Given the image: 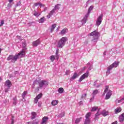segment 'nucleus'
Here are the masks:
<instances>
[{"mask_svg":"<svg viewBox=\"0 0 124 124\" xmlns=\"http://www.w3.org/2000/svg\"><path fill=\"white\" fill-rule=\"evenodd\" d=\"M51 104L53 106H55V105H57V104H58V100H53V101H52V102H51Z\"/></svg>","mask_w":124,"mask_h":124,"instance_id":"31","label":"nucleus"},{"mask_svg":"<svg viewBox=\"0 0 124 124\" xmlns=\"http://www.w3.org/2000/svg\"><path fill=\"white\" fill-rule=\"evenodd\" d=\"M27 54V49H23L18 54H17V57L19 58H24Z\"/></svg>","mask_w":124,"mask_h":124,"instance_id":"6","label":"nucleus"},{"mask_svg":"<svg viewBox=\"0 0 124 124\" xmlns=\"http://www.w3.org/2000/svg\"><path fill=\"white\" fill-rule=\"evenodd\" d=\"M89 14H86L83 19L81 20V23L82 24H86V22H87V20H88V17H89Z\"/></svg>","mask_w":124,"mask_h":124,"instance_id":"16","label":"nucleus"},{"mask_svg":"<svg viewBox=\"0 0 124 124\" xmlns=\"http://www.w3.org/2000/svg\"><path fill=\"white\" fill-rule=\"evenodd\" d=\"M118 124V122L115 121L114 122H113L111 124Z\"/></svg>","mask_w":124,"mask_h":124,"instance_id":"52","label":"nucleus"},{"mask_svg":"<svg viewBox=\"0 0 124 124\" xmlns=\"http://www.w3.org/2000/svg\"><path fill=\"white\" fill-rule=\"evenodd\" d=\"M69 73H70V72L69 70L66 71V72H65L66 75H68V74H69Z\"/></svg>","mask_w":124,"mask_h":124,"instance_id":"50","label":"nucleus"},{"mask_svg":"<svg viewBox=\"0 0 124 124\" xmlns=\"http://www.w3.org/2000/svg\"><path fill=\"white\" fill-rule=\"evenodd\" d=\"M119 121L120 123H123L124 121V113L122 114L119 117Z\"/></svg>","mask_w":124,"mask_h":124,"instance_id":"17","label":"nucleus"},{"mask_svg":"<svg viewBox=\"0 0 124 124\" xmlns=\"http://www.w3.org/2000/svg\"><path fill=\"white\" fill-rule=\"evenodd\" d=\"M46 10H47V7H46L44 10V11H46Z\"/></svg>","mask_w":124,"mask_h":124,"instance_id":"57","label":"nucleus"},{"mask_svg":"<svg viewBox=\"0 0 124 124\" xmlns=\"http://www.w3.org/2000/svg\"><path fill=\"white\" fill-rule=\"evenodd\" d=\"M33 85H37V84H39V82L38 81V80H36L33 82Z\"/></svg>","mask_w":124,"mask_h":124,"instance_id":"42","label":"nucleus"},{"mask_svg":"<svg viewBox=\"0 0 124 124\" xmlns=\"http://www.w3.org/2000/svg\"><path fill=\"white\" fill-rule=\"evenodd\" d=\"M18 59H19V58L18 57V55H17V54H15V55H10L7 58V60L11 61L12 62H16Z\"/></svg>","mask_w":124,"mask_h":124,"instance_id":"3","label":"nucleus"},{"mask_svg":"<svg viewBox=\"0 0 124 124\" xmlns=\"http://www.w3.org/2000/svg\"><path fill=\"white\" fill-rule=\"evenodd\" d=\"M40 13H38L36 11H35L33 13L34 16H35L36 17H38V16H40Z\"/></svg>","mask_w":124,"mask_h":124,"instance_id":"30","label":"nucleus"},{"mask_svg":"<svg viewBox=\"0 0 124 124\" xmlns=\"http://www.w3.org/2000/svg\"><path fill=\"white\" fill-rule=\"evenodd\" d=\"M78 74L76 73H75L74 75L72 77L71 79H73V80H74V79H76V78H77V77H78Z\"/></svg>","mask_w":124,"mask_h":124,"instance_id":"28","label":"nucleus"},{"mask_svg":"<svg viewBox=\"0 0 124 124\" xmlns=\"http://www.w3.org/2000/svg\"><path fill=\"white\" fill-rule=\"evenodd\" d=\"M60 27L59 26L56 29V31H60Z\"/></svg>","mask_w":124,"mask_h":124,"instance_id":"51","label":"nucleus"},{"mask_svg":"<svg viewBox=\"0 0 124 124\" xmlns=\"http://www.w3.org/2000/svg\"><path fill=\"white\" fill-rule=\"evenodd\" d=\"M100 114L99 113V109H98L97 112L95 114L94 120H98V116H100Z\"/></svg>","mask_w":124,"mask_h":124,"instance_id":"21","label":"nucleus"},{"mask_svg":"<svg viewBox=\"0 0 124 124\" xmlns=\"http://www.w3.org/2000/svg\"><path fill=\"white\" fill-rule=\"evenodd\" d=\"M23 46L25 47L26 46V44H24Z\"/></svg>","mask_w":124,"mask_h":124,"instance_id":"60","label":"nucleus"},{"mask_svg":"<svg viewBox=\"0 0 124 124\" xmlns=\"http://www.w3.org/2000/svg\"><path fill=\"white\" fill-rule=\"evenodd\" d=\"M123 100H124V97L123 98H122L120 100H118V103H121Z\"/></svg>","mask_w":124,"mask_h":124,"instance_id":"44","label":"nucleus"},{"mask_svg":"<svg viewBox=\"0 0 124 124\" xmlns=\"http://www.w3.org/2000/svg\"><path fill=\"white\" fill-rule=\"evenodd\" d=\"M89 1H91V0H88V2H89Z\"/></svg>","mask_w":124,"mask_h":124,"instance_id":"61","label":"nucleus"},{"mask_svg":"<svg viewBox=\"0 0 124 124\" xmlns=\"http://www.w3.org/2000/svg\"><path fill=\"white\" fill-rule=\"evenodd\" d=\"M84 69H86V67H84Z\"/></svg>","mask_w":124,"mask_h":124,"instance_id":"63","label":"nucleus"},{"mask_svg":"<svg viewBox=\"0 0 124 124\" xmlns=\"http://www.w3.org/2000/svg\"><path fill=\"white\" fill-rule=\"evenodd\" d=\"M13 104H14V105H16V104H17V98H14Z\"/></svg>","mask_w":124,"mask_h":124,"instance_id":"41","label":"nucleus"},{"mask_svg":"<svg viewBox=\"0 0 124 124\" xmlns=\"http://www.w3.org/2000/svg\"><path fill=\"white\" fill-rule=\"evenodd\" d=\"M48 120H49V118L45 116L42 118V122L41 123V124H47V122H48Z\"/></svg>","mask_w":124,"mask_h":124,"instance_id":"12","label":"nucleus"},{"mask_svg":"<svg viewBox=\"0 0 124 124\" xmlns=\"http://www.w3.org/2000/svg\"><path fill=\"white\" fill-rule=\"evenodd\" d=\"M93 6H90L89 7V8L88 9V13L87 14H88V16H90V13H91V11H92L93 10Z\"/></svg>","mask_w":124,"mask_h":124,"instance_id":"26","label":"nucleus"},{"mask_svg":"<svg viewBox=\"0 0 124 124\" xmlns=\"http://www.w3.org/2000/svg\"><path fill=\"white\" fill-rule=\"evenodd\" d=\"M112 68L109 66V67H108L107 71L106 72V76H108L109 74H110L111 72V70H112Z\"/></svg>","mask_w":124,"mask_h":124,"instance_id":"19","label":"nucleus"},{"mask_svg":"<svg viewBox=\"0 0 124 124\" xmlns=\"http://www.w3.org/2000/svg\"><path fill=\"white\" fill-rule=\"evenodd\" d=\"M101 114L104 117H106V116H108V115H109V112L106 110H103L101 112Z\"/></svg>","mask_w":124,"mask_h":124,"instance_id":"15","label":"nucleus"},{"mask_svg":"<svg viewBox=\"0 0 124 124\" xmlns=\"http://www.w3.org/2000/svg\"><path fill=\"white\" fill-rule=\"evenodd\" d=\"M50 60L51 62H54V61H55V56L52 55V56H50Z\"/></svg>","mask_w":124,"mask_h":124,"instance_id":"37","label":"nucleus"},{"mask_svg":"<svg viewBox=\"0 0 124 124\" xmlns=\"http://www.w3.org/2000/svg\"><path fill=\"white\" fill-rule=\"evenodd\" d=\"M108 89H109V86H106V89L104 91V93H107V92H108Z\"/></svg>","mask_w":124,"mask_h":124,"instance_id":"40","label":"nucleus"},{"mask_svg":"<svg viewBox=\"0 0 124 124\" xmlns=\"http://www.w3.org/2000/svg\"><path fill=\"white\" fill-rule=\"evenodd\" d=\"M56 27H57V24H52L50 29V32H53L55 30V29H56Z\"/></svg>","mask_w":124,"mask_h":124,"instance_id":"18","label":"nucleus"},{"mask_svg":"<svg viewBox=\"0 0 124 124\" xmlns=\"http://www.w3.org/2000/svg\"><path fill=\"white\" fill-rule=\"evenodd\" d=\"M41 41L39 39H37V40L34 41L32 42V46H34V47H37L38 45H39L40 44Z\"/></svg>","mask_w":124,"mask_h":124,"instance_id":"9","label":"nucleus"},{"mask_svg":"<svg viewBox=\"0 0 124 124\" xmlns=\"http://www.w3.org/2000/svg\"><path fill=\"white\" fill-rule=\"evenodd\" d=\"M55 57H56L57 60H59V58L60 57V55H59V48L56 49Z\"/></svg>","mask_w":124,"mask_h":124,"instance_id":"22","label":"nucleus"},{"mask_svg":"<svg viewBox=\"0 0 124 124\" xmlns=\"http://www.w3.org/2000/svg\"><path fill=\"white\" fill-rule=\"evenodd\" d=\"M82 104H83V102L80 101V102H79V105H82Z\"/></svg>","mask_w":124,"mask_h":124,"instance_id":"55","label":"nucleus"},{"mask_svg":"<svg viewBox=\"0 0 124 124\" xmlns=\"http://www.w3.org/2000/svg\"><path fill=\"white\" fill-rule=\"evenodd\" d=\"M60 117L62 118V117H64V112H62L60 115Z\"/></svg>","mask_w":124,"mask_h":124,"instance_id":"47","label":"nucleus"},{"mask_svg":"<svg viewBox=\"0 0 124 124\" xmlns=\"http://www.w3.org/2000/svg\"><path fill=\"white\" fill-rule=\"evenodd\" d=\"M103 17V15L101 14L97 18V20L96 21V26H97V27H99L100 24H101L102 22Z\"/></svg>","mask_w":124,"mask_h":124,"instance_id":"7","label":"nucleus"},{"mask_svg":"<svg viewBox=\"0 0 124 124\" xmlns=\"http://www.w3.org/2000/svg\"><path fill=\"white\" fill-rule=\"evenodd\" d=\"M44 19V17H42L41 19H39V23H43L45 21Z\"/></svg>","mask_w":124,"mask_h":124,"instance_id":"38","label":"nucleus"},{"mask_svg":"<svg viewBox=\"0 0 124 124\" xmlns=\"http://www.w3.org/2000/svg\"><path fill=\"white\" fill-rule=\"evenodd\" d=\"M92 68H93V67L91 66L90 67L88 68V69H89V70H91Z\"/></svg>","mask_w":124,"mask_h":124,"instance_id":"53","label":"nucleus"},{"mask_svg":"<svg viewBox=\"0 0 124 124\" xmlns=\"http://www.w3.org/2000/svg\"><path fill=\"white\" fill-rule=\"evenodd\" d=\"M3 24H4V21H3V20H1L0 27H1V26H3Z\"/></svg>","mask_w":124,"mask_h":124,"instance_id":"45","label":"nucleus"},{"mask_svg":"<svg viewBox=\"0 0 124 124\" xmlns=\"http://www.w3.org/2000/svg\"><path fill=\"white\" fill-rule=\"evenodd\" d=\"M88 76H89V71L86 72V73L81 76L78 80L79 82H82V80H84L85 78H87Z\"/></svg>","mask_w":124,"mask_h":124,"instance_id":"8","label":"nucleus"},{"mask_svg":"<svg viewBox=\"0 0 124 124\" xmlns=\"http://www.w3.org/2000/svg\"><path fill=\"white\" fill-rule=\"evenodd\" d=\"M103 55L104 56H106V51H104Z\"/></svg>","mask_w":124,"mask_h":124,"instance_id":"56","label":"nucleus"},{"mask_svg":"<svg viewBox=\"0 0 124 124\" xmlns=\"http://www.w3.org/2000/svg\"><path fill=\"white\" fill-rule=\"evenodd\" d=\"M11 81L9 80H7L5 82V92L7 93L9 91V89L11 87Z\"/></svg>","mask_w":124,"mask_h":124,"instance_id":"5","label":"nucleus"},{"mask_svg":"<svg viewBox=\"0 0 124 124\" xmlns=\"http://www.w3.org/2000/svg\"><path fill=\"white\" fill-rule=\"evenodd\" d=\"M90 117H91V112H88L86 114L85 118H86V119H90Z\"/></svg>","mask_w":124,"mask_h":124,"instance_id":"36","label":"nucleus"},{"mask_svg":"<svg viewBox=\"0 0 124 124\" xmlns=\"http://www.w3.org/2000/svg\"><path fill=\"white\" fill-rule=\"evenodd\" d=\"M2 80V79L0 77V82Z\"/></svg>","mask_w":124,"mask_h":124,"instance_id":"59","label":"nucleus"},{"mask_svg":"<svg viewBox=\"0 0 124 124\" xmlns=\"http://www.w3.org/2000/svg\"><path fill=\"white\" fill-rule=\"evenodd\" d=\"M48 85H49V83L48 81L45 80H41L39 82V87L40 89H42V88H44V87L46 88V87L48 86Z\"/></svg>","mask_w":124,"mask_h":124,"instance_id":"4","label":"nucleus"},{"mask_svg":"<svg viewBox=\"0 0 124 124\" xmlns=\"http://www.w3.org/2000/svg\"><path fill=\"white\" fill-rule=\"evenodd\" d=\"M27 93H28V92L27 91H24L23 93L22 94V96L23 98H25V97L27 95Z\"/></svg>","mask_w":124,"mask_h":124,"instance_id":"35","label":"nucleus"},{"mask_svg":"<svg viewBox=\"0 0 124 124\" xmlns=\"http://www.w3.org/2000/svg\"><path fill=\"white\" fill-rule=\"evenodd\" d=\"M122 111V108H117L115 110V114H118L120 113Z\"/></svg>","mask_w":124,"mask_h":124,"instance_id":"23","label":"nucleus"},{"mask_svg":"<svg viewBox=\"0 0 124 124\" xmlns=\"http://www.w3.org/2000/svg\"><path fill=\"white\" fill-rule=\"evenodd\" d=\"M11 121H12V124H14V116H12Z\"/></svg>","mask_w":124,"mask_h":124,"instance_id":"48","label":"nucleus"},{"mask_svg":"<svg viewBox=\"0 0 124 124\" xmlns=\"http://www.w3.org/2000/svg\"><path fill=\"white\" fill-rule=\"evenodd\" d=\"M22 3L21 2V1H19L17 4H16V6H20L21 5V4Z\"/></svg>","mask_w":124,"mask_h":124,"instance_id":"49","label":"nucleus"},{"mask_svg":"<svg viewBox=\"0 0 124 124\" xmlns=\"http://www.w3.org/2000/svg\"><path fill=\"white\" fill-rule=\"evenodd\" d=\"M82 120V117H80L79 118L76 119L75 121V124H78Z\"/></svg>","mask_w":124,"mask_h":124,"instance_id":"25","label":"nucleus"},{"mask_svg":"<svg viewBox=\"0 0 124 124\" xmlns=\"http://www.w3.org/2000/svg\"><path fill=\"white\" fill-rule=\"evenodd\" d=\"M111 95H112V91H109L106 94L105 99H109L111 97Z\"/></svg>","mask_w":124,"mask_h":124,"instance_id":"14","label":"nucleus"},{"mask_svg":"<svg viewBox=\"0 0 124 124\" xmlns=\"http://www.w3.org/2000/svg\"><path fill=\"white\" fill-rule=\"evenodd\" d=\"M34 6H37L38 5H39V6H40V7H42V6H44L43 5H42V4H41V3H35L34 4Z\"/></svg>","mask_w":124,"mask_h":124,"instance_id":"32","label":"nucleus"},{"mask_svg":"<svg viewBox=\"0 0 124 124\" xmlns=\"http://www.w3.org/2000/svg\"><path fill=\"white\" fill-rule=\"evenodd\" d=\"M98 109V108L97 107H93L92 108L91 111L92 112H94L95 111H96Z\"/></svg>","mask_w":124,"mask_h":124,"instance_id":"29","label":"nucleus"},{"mask_svg":"<svg viewBox=\"0 0 124 124\" xmlns=\"http://www.w3.org/2000/svg\"><path fill=\"white\" fill-rule=\"evenodd\" d=\"M36 97L38 99H40V98L42 97V93L39 94L38 95L36 96Z\"/></svg>","mask_w":124,"mask_h":124,"instance_id":"39","label":"nucleus"},{"mask_svg":"<svg viewBox=\"0 0 124 124\" xmlns=\"http://www.w3.org/2000/svg\"><path fill=\"white\" fill-rule=\"evenodd\" d=\"M98 87H99V86H96V88H98Z\"/></svg>","mask_w":124,"mask_h":124,"instance_id":"64","label":"nucleus"},{"mask_svg":"<svg viewBox=\"0 0 124 124\" xmlns=\"http://www.w3.org/2000/svg\"><path fill=\"white\" fill-rule=\"evenodd\" d=\"M66 41H67V37H62L58 42V47L59 48H62L63 46L65 45V43H66Z\"/></svg>","mask_w":124,"mask_h":124,"instance_id":"1","label":"nucleus"},{"mask_svg":"<svg viewBox=\"0 0 124 124\" xmlns=\"http://www.w3.org/2000/svg\"><path fill=\"white\" fill-rule=\"evenodd\" d=\"M31 119L32 120H34V119H35V117H36V112H32L31 113Z\"/></svg>","mask_w":124,"mask_h":124,"instance_id":"20","label":"nucleus"},{"mask_svg":"<svg viewBox=\"0 0 124 124\" xmlns=\"http://www.w3.org/2000/svg\"><path fill=\"white\" fill-rule=\"evenodd\" d=\"M68 32V29H67V28H64L59 33V34H61V35H64V34H65L66 33H67Z\"/></svg>","mask_w":124,"mask_h":124,"instance_id":"11","label":"nucleus"},{"mask_svg":"<svg viewBox=\"0 0 124 124\" xmlns=\"http://www.w3.org/2000/svg\"><path fill=\"white\" fill-rule=\"evenodd\" d=\"M86 96H87V94L85 93L82 94V96H81V98L82 99H84L86 97Z\"/></svg>","mask_w":124,"mask_h":124,"instance_id":"46","label":"nucleus"},{"mask_svg":"<svg viewBox=\"0 0 124 124\" xmlns=\"http://www.w3.org/2000/svg\"><path fill=\"white\" fill-rule=\"evenodd\" d=\"M89 35L90 36H93V39L92 40V41L97 42V40L99 37V32H97L96 31H94L90 33Z\"/></svg>","mask_w":124,"mask_h":124,"instance_id":"2","label":"nucleus"},{"mask_svg":"<svg viewBox=\"0 0 124 124\" xmlns=\"http://www.w3.org/2000/svg\"><path fill=\"white\" fill-rule=\"evenodd\" d=\"M1 50H2V49L0 48V53H1Z\"/></svg>","mask_w":124,"mask_h":124,"instance_id":"58","label":"nucleus"},{"mask_svg":"<svg viewBox=\"0 0 124 124\" xmlns=\"http://www.w3.org/2000/svg\"><path fill=\"white\" fill-rule=\"evenodd\" d=\"M38 102V99L36 97L34 100V103H37Z\"/></svg>","mask_w":124,"mask_h":124,"instance_id":"43","label":"nucleus"},{"mask_svg":"<svg viewBox=\"0 0 124 124\" xmlns=\"http://www.w3.org/2000/svg\"><path fill=\"white\" fill-rule=\"evenodd\" d=\"M119 64H120V62L118 61H115L109 66H110L111 68L113 69L114 68V67H118V66H119Z\"/></svg>","mask_w":124,"mask_h":124,"instance_id":"10","label":"nucleus"},{"mask_svg":"<svg viewBox=\"0 0 124 124\" xmlns=\"http://www.w3.org/2000/svg\"><path fill=\"white\" fill-rule=\"evenodd\" d=\"M64 92V90L62 88H60L58 89V93H63Z\"/></svg>","mask_w":124,"mask_h":124,"instance_id":"27","label":"nucleus"},{"mask_svg":"<svg viewBox=\"0 0 124 124\" xmlns=\"http://www.w3.org/2000/svg\"><path fill=\"white\" fill-rule=\"evenodd\" d=\"M61 4H58L56 5L53 9L56 11V10H59L60 9V7L61 6Z\"/></svg>","mask_w":124,"mask_h":124,"instance_id":"24","label":"nucleus"},{"mask_svg":"<svg viewBox=\"0 0 124 124\" xmlns=\"http://www.w3.org/2000/svg\"><path fill=\"white\" fill-rule=\"evenodd\" d=\"M10 4H8V7H10V6H9Z\"/></svg>","mask_w":124,"mask_h":124,"instance_id":"62","label":"nucleus"},{"mask_svg":"<svg viewBox=\"0 0 124 124\" xmlns=\"http://www.w3.org/2000/svg\"><path fill=\"white\" fill-rule=\"evenodd\" d=\"M14 0H9V2H10V3H11V2H12V1H13Z\"/></svg>","mask_w":124,"mask_h":124,"instance_id":"54","label":"nucleus"},{"mask_svg":"<svg viewBox=\"0 0 124 124\" xmlns=\"http://www.w3.org/2000/svg\"><path fill=\"white\" fill-rule=\"evenodd\" d=\"M98 93V90H94L92 93L93 95H95L96 94H97Z\"/></svg>","mask_w":124,"mask_h":124,"instance_id":"33","label":"nucleus"},{"mask_svg":"<svg viewBox=\"0 0 124 124\" xmlns=\"http://www.w3.org/2000/svg\"><path fill=\"white\" fill-rule=\"evenodd\" d=\"M56 12V11L54 9H53L52 10H51L50 13L48 14V15L47 16V17L49 19L53 16L54 13Z\"/></svg>","mask_w":124,"mask_h":124,"instance_id":"13","label":"nucleus"},{"mask_svg":"<svg viewBox=\"0 0 124 124\" xmlns=\"http://www.w3.org/2000/svg\"><path fill=\"white\" fill-rule=\"evenodd\" d=\"M90 119H86L84 124H90Z\"/></svg>","mask_w":124,"mask_h":124,"instance_id":"34","label":"nucleus"}]
</instances>
